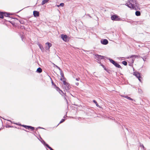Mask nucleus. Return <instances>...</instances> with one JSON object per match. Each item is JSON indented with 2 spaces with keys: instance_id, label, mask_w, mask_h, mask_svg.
<instances>
[{
  "instance_id": "f257e3e1",
  "label": "nucleus",
  "mask_w": 150,
  "mask_h": 150,
  "mask_svg": "<svg viewBox=\"0 0 150 150\" xmlns=\"http://www.w3.org/2000/svg\"><path fill=\"white\" fill-rule=\"evenodd\" d=\"M126 5L131 8H136L138 7V4L136 0H130L126 3Z\"/></svg>"
},
{
  "instance_id": "f03ea898",
  "label": "nucleus",
  "mask_w": 150,
  "mask_h": 150,
  "mask_svg": "<svg viewBox=\"0 0 150 150\" xmlns=\"http://www.w3.org/2000/svg\"><path fill=\"white\" fill-rule=\"evenodd\" d=\"M63 84L64 85V87L65 90H67L70 88L71 87L69 84L66 81L63 82Z\"/></svg>"
},
{
  "instance_id": "7ed1b4c3",
  "label": "nucleus",
  "mask_w": 150,
  "mask_h": 150,
  "mask_svg": "<svg viewBox=\"0 0 150 150\" xmlns=\"http://www.w3.org/2000/svg\"><path fill=\"white\" fill-rule=\"evenodd\" d=\"M111 19L112 20L116 21H120L121 19L119 16L116 15L112 16L111 17Z\"/></svg>"
},
{
  "instance_id": "20e7f679",
  "label": "nucleus",
  "mask_w": 150,
  "mask_h": 150,
  "mask_svg": "<svg viewBox=\"0 0 150 150\" xmlns=\"http://www.w3.org/2000/svg\"><path fill=\"white\" fill-rule=\"evenodd\" d=\"M109 60L110 61V62L112 63V64H113L116 67L119 68H121V66L120 65L118 64L117 63L115 62L114 60H113L112 59H109Z\"/></svg>"
},
{
  "instance_id": "39448f33",
  "label": "nucleus",
  "mask_w": 150,
  "mask_h": 150,
  "mask_svg": "<svg viewBox=\"0 0 150 150\" xmlns=\"http://www.w3.org/2000/svg\"><path fill=\"white\" fill-rule=\"evenodd\" d=\"M133 74L139 80V81H141V80L140 79L141 78V77L140 76V73H139L138 72H135Z\"/></svg>"
},
{
  "instance_id": "423d86ee",
  "label": "nucleus",
  "mask_w": 150,
  "mask_h": 150,
  "mask_svg": "<svg viewBox=\"0 0 150 150\" xmlns=\"http://www.w3.org/2000/svg\"><path fill=\"white\" fill-rule=\"evenodd\" d=\"M41 140H40L41 142L42 143V144H44V145L46 146H47L48 148L49 149H50V150H52V148L50 147L49 145L47 144L42 139V138H41Z\"/></svg>"
},
{
  "instance_id": "0eeeda50",
  "label": "nucleus",
  "mask_w": 150,
  "mask_h": 150,
  "mask_svg": "<svg viewBox=\"0 0 150 150\" xmlns=\"http://www.w3.org/2000/svg\"><path fill=\"white\" fill-rule=\"evenodd\" d=\"M46 45L45 49L46 50H49L50 47L52 46V44L49 42H47L45 43Z\"/></svg>"
},
{
  "instance_id": "6e6552de",
  "label": "nucleus",
  "mask_w": 150,
  "mask_h": 150,
  "mask_svg": "<svg viewBox=\"0 0 150 150\" xmlns=\"http://www.w3.org/2000/svg\"><path fill=\"white\" fill-rule=\"evenodd\" d=\"M53 87L55 88L57 91H58L59 93H62V91L55 84H53Z\"/></svg>"
},
{
  "instance_id": "1a4fd4ad",
  "label": "nucleus",
  "mask_w": 150,
  "mask_h": 150,
  "mask_svg": "<svg viewBox=\"0 0 150 150\" xmlns=\"http://www.w3.org/2000/svg\"><path fill=\"white\" fill-rule=\"evenodd\" d=\"M61 38L64 41L67 42L68 40V38L67 36L66 35H62Z\"/></svg>"
},
{
  "instance_id": "9d476101",
  "label": "nucleus",
  "mask_w": 150,
  "mask_h": 150,
  "mask_svg": "<svg viewBox=\"0 0 150 150\" xmlns=\"http://www.w3.org/2000/svg\"><path fill=\"white\" fill-rule=\"evenodd\" d=\"M139 56L137 55H132L130 57V58L132 59V62L133 63L135 59L136 58L138 57Z\"/></svg>"
},
{
  "instance_id": "9b49d317",
  "label": "nucleus",
  "mask_w": 150,
  "mask_h": 150,
  "mask_svg": "<svg viewBox=\"0 0 150 150\" xmlns=\"http://www.w3.org/2000/svg\"><path fill=\"white\" fill-rule=\"evenodd\" d=\"M101 42L102 44L103 45H105L108 43V41L106 39H104L103 40H101Z\"/></svg>"
},
{
  "instance_id": "f8f14e48",
  "label": "nucleus",
  "mask_w": 150,
  "mask_h": 150,
  "mask_svg": "<svg viewBox=\"0 0 150 150\" xmlns=\"http://www.w3.org/2000/svg\"><path fill=\"white\" fill-rule=\"evenodd\" d=\"M34 16L35 17L39 16V12L37 11H34L33 12Z\"/></svg>"
},
{
  "instance_id": "ddd939ff",
  "label": "nucleus",
  "mask_w": 150,
  "mask_h": 150,
  "mask_svg": "<svg viewBox=\"0 0 150 150\" xmlns=\"http://www.w3.org/2000/svg\"><path fill=\"white\" fill-rule=\"evenodd\" d=\"M121 96L122 97H124L127 99H128L129 100H133L132 98H131L130 97L128 96H127L126 95H121Z\"/></svg>"
},
{
  "instance_id": "4468645a",
  "label": "nucleus",
  "mask_w": 150,
  "mask_h": 150,
  "mask_svg": "<svg viewBox=\"0 0 150 150\" xmlns=\"http://www.w3.org/2000/svg\"><path fill=\"white\" fill-rule=\"evenodd\" d=\"M60 79L61 81H62L63 82L66 81V79L64 76L61 77L60 78Z\"/></svg>"
},
{
  "instance_id": "2eb2a0df",
  "label": "nucleus",
  "mask_w": 150,
  "mask_h": 150,
  "mask_svg": "<svg viewBox=\"0 0 150 150\" xmlns=\"http://www.w3.org/2000/svg\"><path fill=\"white\" fill-rule=\"evenodd\" d=\"M96 57L99 58V59H102L103 58V56L97 54L96 55Z\"/></svg>"
},
{
  "instance_id": "dca6fc26",
  "label": "nucleus",
  "mask_w": 150,
  "mask_h": 150,
  "mask_svg": "<svg viewBox=\"0 0 150 150\" xmlns=\"http://www.w3.org/2000/svg\"><path fill=\"white\" fill-rule=\"evenodd\" d=\"M37 72L40 73L42 72V69L40 68H38V69L37 70Z\"/></svg>"
},
{
  "instance_id": "f3484780",
  "label": "nucleus",
  "mask_w": 150,
  "mask_h": 150,
  "mask_svg": "<svg viewBox=\"0 0 150 150\" xmlns=\"http://www.w3.org/2000/svg\"><path fill=\"white\" fill-rule=\"evenodd\" d=\"M140 14H141L140 12H139V11H136L135 12V15L137 16H140Z\"/></svg>"
},
{
  "instance_id": "a211bd4d",
  "label": "nucleus",
  "mask_w": 150,
  "mask_h": 150,
  "mask_svg": "<svg viewBox=\"0 0 150 150\" xmlns=\"http://www.w3.org/2000/svg\"><path fill=\"white\" fill-rule=\"evenodd\" d=\"M4 16L3 13H0V18H4Z\"/></svg>"
},
{
  "instance_id": "6ab92c4d",
  "label": "nucleus",
  "mask_w": 150,
  "mask_h": 150,
  "mask_svg": "<svg viewBox=\"0 0 150 150\" xmlns=\"http://www.w3.org/2000/svg\"><path fill=\"white\" fill-rule=\"evenodd\" d=\"M38 45L40 48L41 50L42 51L43 50V47L40 44H39Z\"/></svg>"
},
{
  "instance_id": "aec40b11",
  "label": "nucleus",
  "mask_w": 150,
  "mask_h": 150,
  "mask_svg": "<svg viewBox=\"0 0 150 150\" xmlns=\"http://www.w3.org/2000/svg\"><path fill=\"white\" fill-rule=\"evenodd\" d=\"M93 102L96 104V105L98 107L99 106V105H98V104L97 103V102L95 100H93Z\"/></svg>"
},
{
  "instance_id": "412c9836",
  "label": "nucleus",
  "mask_w": 150,
  "mask_h": 150,
  "mask_svg": "<svg viewBox=\"0 0 150 150\" xmlns=\"http://www.w3.org/2000/svg\"><path fill=\"white\" fill-rule=\"evenodd\" d=\"M60 74L61 77L64 76V74L61 70L60 71Z\"/></svg>"
},
{
  "instance_id": "4be33fe9",
  "label": "nucleus",
  "mask_w": 150,
  "mask_h": 150,
  "mask_svg": "<svg viewBox=\"0 0 150 150\" xmlns=\"http://www.w3.org/2000/svg\"><path fill=\"white\" fill-rule=\"evenodd\" d=\"M122 64L125 65H126L127 64V63L126 61H123L122 62Z\"/></svg>"
},
{
  "instance_id": "5701e85b",
  "label": "nucleus",
  "mask_w": 150,
  "mask_h": 150,
  "mask_svg": "<svg viewBox=\"0 0 150 150\" xmlns=\"http://www.w3.org/2000/svg\"><path fill=\"white\" fill-rule=\"evenodd\" d=\"M4 15L6 16H8L9 15V14L6 13H3Z\"/></svg>"
},
{
  "instance_id": "b1692460",
  "label": "nucleus",
  "mask_w": 150,
  "mask_h": 150,
  "mask_svg": "<svg viewBox=\"0 0 150 150\" xmlns=\"http://www.w3.org/2000/svg\"><path fill=\"white\" fill-rule=\"evenodd\" d=\"M29 127L28 129H31L32 130H33L34 129V127H31V126H29V127Z\"/></svg>"
},
{
  "instance_id": "393cba45",
  "label": "nucleus",
  "mask_w": 150,
  "mask_h": 150,
  "mask_svg": "<svg viewBox=\"0 0 150 150\" xmlns=\"http://www.w3.org/2000/svg\"><path fill=\"white\" fill-rule=\"evenodd\" d=\"M23 127H24L26 129H28V127H29V126H27V125H23L22 126Z\"/></svg>"
},
{
  "instance_id": "a878e982",
  "label": "nucleus",
  "mask_w": 150,
  "mask_h": 150,
  "mask_svg": "<svg viewBox=\"0 0 150 150\" xmlns=\"http://www.w3.org/2000/svg\"><path fill=\"white\" fill-rule=\"evenodd\" d=\"M65 120L64 119H62L61 121H60V122H59V123H61L62 122H64Z\"/></svg>"
},
{
  "instance_id": "bb28decb",
  "label": "nucleus",
  "mask_w": 150,
  "mask_h": 150,
  "mask_svg": "<svg viewBox=\"0 0 150 150\" xmlns=\"http://www.w3.org/2000/svg\"><path fill=\"white\" fill-rule=\"evenodd\" d=\"M59 5L62 7H63L64 5V4L63 3H62L60 4Z\"/></svg>"
},
{
  "instance_id": "cd10ccee",
  "label": "nucleus",
  "mask_w": 150,
  "mask_h": 150,
  "mask_svg": "<svg viewBox=\"0 0 150 150\" xmlns=\"http://www.w3.org/2000/svg\"><path fill=\"white\" fill-rule=\"evenodd\" d=\"M64 95L63 96H64V98L65 99L67 100V99H66V97H65V96H66V94H64ZM67 100V103H68V102H67V100Z\"/></svg>"
},
{
  "instance_id": "c85d7f7f",
  "label": "nucleus",
  "mask_w": 150,
  "mask_h": 150,
  "mask_svg": "<svg viewBox=\"0 0 150 150\" xmlns=\"http://www.w3.org/2000/svg\"><path fill=\"white\" fill-rule=\"evenodd\" d=\"M80 79L79 78H77L76 79V80L77 81H78Z\"/></svg>"
},
{
  "instance_id": "c756f323",
  "label": "nucleus",
  "mask_w": 150,
  "mask_h": 150,
  "mask_svg": "<svg viewBox=\"0 0 150 150\" xmlns=\"http://www.w3.org/2000/svg\"><path fill=\"white\" fill-rule=\"evenodd\" d=\"M142 58L143 59V60L144 61L146 60V58H142Z\"/></svg>"
},
{
  "instance_id": "7c9ffc66",
  "label": "nucleus",
  "mask_w": 150,
  "mask_h": 150,
  "mask_svg": "<svg viewBox=\"0 0 150 150\" xmlns=\"http://www.w3.org/2000/svg\"><path fill=\"white\" fill-rule=\"evenodd\" d=\"M141 146H142V147L143 148H144V146L143 144L141 145Z\"/></svg>"
},
{
  "instance_id": "2f4dec72",
  "label": "nucleus",
  "mask_w": 150,
  "mask_h": 150,
  "mask_svg": "<svg viewBox=\"0 0 150 150\" xmlns=\"http://www.w3.org/2000/svg\"><path fill=\"white\" fill-rule=\"evenodd\" d=\"M79 84V83H76V86H78Z\"/></svg>"
},
{
  "instance_id": "473e14b6",
  "label": "nucleus",
  "mask_w": 150,
  "mask_h": 150,
  "mask_svg": "<svg viewBox=\"0 0 150 150\" xmlns=\"http://www.w3.org/2000/svg\"><path fill=\"white\" fill-rule=\"evenodd\" d=\"M57 68L58 69H59L60 70V71L61 70H60V68H59V67H57Z\"/></svg>"
},
{
  "instance_id": "72a5a7b5",
  "label": "nucleus",
  "mask_w": 150,
  "mask_h": 150,
  "mask_svg": "<svg viewBox=\"0 0 150 150\" xmlns=\"http://www.w3.org/2000/svg\"><path fill=\"white\" fill-rule=\"evenodd\" d=\"M57 7H59L60 5H57Z\"/></svg>"
},
{
  "instance_id": "f704fd0d",
  "label": "nucleus",
  "mask_w": 150,
  "mask_h": 150,
  "mask_svg": "<svg viewBox=\"0 0 150 150\" xmlns=\"http://www.w3.org/2000/svg\"><path fill=\"white\" fill-rule=\"evenodd\" d=\"M38 128H41V127H39Z\"/></svg>"
},
{
  "instance_id": "c9c22d12",
  "label": "nucleus",
  "mask_w": 150,
  "mask_h": 150,
  "mask_svg": "<svg viewBox=\"0 0 150 150\" xmlns=\"http://www.w3.org/2000/svg\"><path fill=\"white\" fill-rule=\"evenodd\" d=\"M55 66H56V67H58V66H57V65H55Z\"/></svg>"
},
{
  "instance_id": "e433bc0d",
  "label": "nucleus",
  "mask_w": 150,
  "mask_h": 150,
  "mask_svg": "<svg viewBox=\"0 0 150 150\" xmlns=\"http://www.w3.org/2000/svg\"><path fill=\"white\" fill-rule=\"evenodd\" d=\"M71 95L72 96H74L72 95V94H71Z\"/></svg>"
},
{
  "instance_id": "4c0bfd02",
  "label": "nucleus",
  "mask_w": 150,
  "mask_h": 150,
  "mask_svg": "<svg viewBox=\"0 0 150 150\" xmlns=\"http://www.w3.org/2000/svg\"><path fill=\"white\" fill-rule=\"evenodd\" d=\"M54 150L53 149H52V150Z\"/></svg>"
},
{
  "instance_id": "58836bf2",
  "label": "nucleus",
  "mask_w": 150,
  "mask_h": 150,
  "mask_svg": "<svg viewBox=\"0 0 150 150\" xmlns=\"http://www.w3.org/2000/svg\"><path fill=\"white\" fill-rule=\"evenodd\" d=\"M58 78H59V76H58Z\"/></svg>"
},
{
  "instance_id": "ea45409f",
  "label": "nucleus",
  "mask_w": 150,
  "mask_h": 150,
  "mask_svg": "<svg viewBox=\"0 0 150 150\" xmlns=\"http://www.w3.org/2000/svg\"><path fill=\"white\" fill-rule=\"evenodd\" d=\"M1 129H0V130Z\"/></svg>"
}]
</instances>
